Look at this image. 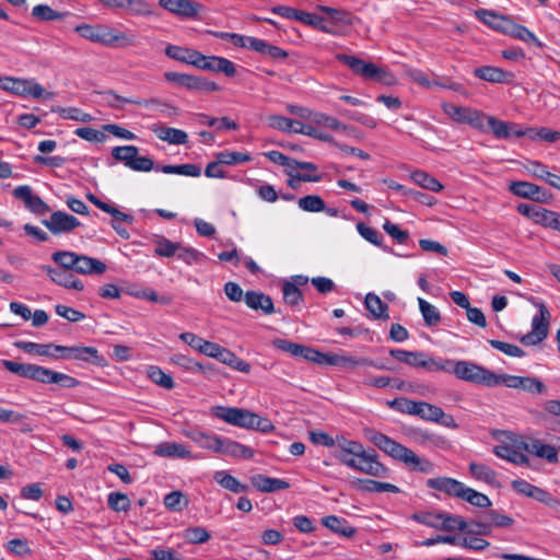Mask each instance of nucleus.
Here are the masks:
<instances>
[{"mask_svg":"<svg viewBox=\"0 0 560 560\" xmlns=\"http://www.w3.org/2000/svg\"><path fill=\"white\" fill-rule=\"evenodd\" d=\"M164 505L171 511H182L188 501L180 491H172L164 497Z\"/></svg>","mask_w":560,"mask_h":560,"instance_id":"64","label":"nucleus"},{"mask_svg":"<svg viewBox=\"0 0 560 560\" xmlns=\"http://www.w3.org/2000/svg\"><path fill=\"white\" fill-rule=\"evenodd\" d=\"M32 15L38 21H55L62 20L68 15V12H58L47 4H37L32 10Z\"/></svg>","mask_w":560,"mask_h":560,"instance_id":"44","label":"nucleus"},{"mask_svg":"<svg viewBox=\"0 0 560 560\" xmlns=\"http://www.w3.org/2000/svg\"><path fill=\"white\" fill-rule=\"evenodd\" d=\"M147 375L153 383H155L156 385H159L163 388L173 389L175 387V383H174L172 376L164 373L156 365H149L147 368Z\"/></svg>","mask_w":560,"mask_h":560,"instance_id":"43","label":"nucleus"},{"mask_svg":"<svg viewBox=\"0 0 560 560\" xmlns=\"http://www.w3.org/2000/svg\"><path fill=\"white\" fill-rule=\"evenodd\" d=\"M474 74L485 81L491 83H510L513 81L514 74L512 72L504 71L498 67L483 66L476 68Z\"/></svg>","mask_w":560,"mask_h":560,"instance_id":"17","label":"nucleus"},{"mask_svg":"<svg viewBox=\"0 0 560 560\" xmlns=\"http://www.w3.org/2000/svg\"><path fill=\"white\" fill-rule=\"evenodd\" d=\"M13 196L23 201L24 206L35 214L43 215L50 212L49 206L38 195H34L27 185L18 186L13 190Z\"/></svg>","mask_w":560,"mask_h":560,"instance_id":"12","label":"nucleus"},{"mask_svg":"<svg viewBox=\"0 0 560 560\" xmlns=\"http://www.w3.org/2000/svg\"><path fill=\"white\" fill-rule=\"evenodd\" d=\"M138 153L139 149L135 145L115 147L112 150V156L116 161L122 162L127 167H129L132 163V159L136 158Z\"/></svg>","mask_w":560,"mask_h":560,"instance_id":"55","label":"nucleus"},{"mask_svg":"<svg viewBox=\"0 0 560 560\" xmlns=\"http://www.w3.org/2000/svg\"><path fill=\"white\" fill-rule=\"evenodd\" d=\"M462 500L477 508H489L492 504L488 495L469 487H465Z\"/></svg>","mask_w":560,"mask_h":560,"instance_id":"49","label":"nucleus"},{"mask_svg":"<svg viewBox=\"0 0 560 560\" xmlns=\"http://www.w3.org/2000/svg\"><path fill=\"white\" fill-rule=\"evenodd\" d=\"M299 207L306 212H322L326 210V203L318 195H307L298 201Z\"/></svg>","mask_w":560,"mask_h":560,"instance_id":"50","label":"nucleus"},{"mask_svg":"<svg viewBox=\"0 0 560 560\" xmlns=\"http://www.w3.org/2000/svg\"><path fill=\"white\" fill-rule=\"evenodd\" d=\"M26 80L10 77L0 78V89L14 95L25 96Z\"/></svg>","mask_w":560,"mask_h":560,"instance_id":"52","label":"nucleus"},{"mask_svg":"<svg viewBox=\"0 0 560 560\" xmlns=\"http://www.w3.org/2000/svg\"><path fill=\"white\" fill-rule=\"evenodd\" d=\"M154 453L162 457L192 458L185 445L175 442H164L156 446Z\"/></svg>","mask_w":560,"mask_h":560,"instance_id":"28","label":"nucleus"},{"mask_svg":"<svg viewBox=\"0 0 560 560\" xmlns=\"http://www.w3.org/2000/svg\"><path fill=\"white\" fill-rule=\"evenodd\" d=\"M536 224L560 232V213L542 208Z\"/></svg>","mask_w":560,"mask_h":560,"instance_id":"57","label":"nucleus"},{"mask_svg":"<svg viewBox=\"0 0 560 560\" xmlns=\"http://www.w3.org/2000/svg\"><path fill=\"white\" fill-rule=\"evenodd\" d=\"M427 486L431 489L446 493L447 495L462 499L465 485L450 477L430 478Z\"/></svg>","mask_w":560,"mask_h":560,"instance_id":"16","label":"nucleus"},{"mask_svg":"<svg viewBox=\"0 0 560 560\" xmlns=\"http://www.w3.org/2000/svg\"><path fill=\"white\" fill-rule=\"evenodd\" d=\"M365 436L382 452L404 463L409 469L423 474H432L434 471V464L432 462L419 457L412 450L396 442L384 433L373 429H366Z\"/></svg>","mask_w":560,"mask_h":560,"instance_id":"2","label":"nucleus"},{"mask_svg":"<svg viewBox=\"0 0 560 560\" xmlns=\"http://www.w3.org/2000/svg\"><path fill=\"white\" fill-rule=\"evenodd\" d=\"M217 453L245 459L252 458L254 456V451L252 448L229 439L220 440Z\"/></svg>","mask_w":560,"mask_h":560,"instance_id":"25","label":"nucleus"},{"mask_svg":"<svg viewBox=\"0 0 560 560\" xmlns=\"http://www.w3.org/2000/svg\"><path fill=\"white\" fill-rule=\"evenodd\" d=\"M444 112L455 121L469 124L472 127L481 128L482 126H478L477 120L479 119V114L469 108L459 107L453 104H445L443 106Z\"/></svg>","mask_w":560,"mask_h":560,"instance_id":"22","label":"nucleus"},{"mask_svg":"<svg viewBox=\"0 0 560 560\" xmlns=\"http://www.w3.org/2000/svg\"><path fill=\"white\" fill-rule=\"evenodd\" d=\"M498 381L499 385H504L513 389H520L533 395L547 393V386L539 378L534 376L499 374Z\"/></svg>","mask_w":560,"mask_h":560,"instance_id":"8","label":"nucleus"},{"mask_svg":"<svg viewBox=\"0 0 560 560\" xmlns=\"http://www.w3.org/2000/svg\"><path fill=\"white\" fill-rule=\"evenodd\" d=\"M452 373L457 378L472 384L483 385L488 387L499 385V374H495L494 372L470 361L454 360Z\"/></svg>","mask_w":560,"mask_h":560,"instance_id":"4","label":"nucleus"},{"mask_svg":"<svg viewBox=\"0 0 560 560\" xmlns=\"http://www.w3.org/2000/svg\"><path fill=\"white\" fill-rule=\"evenodd\" d=\"M364 304L374 319L387 320L389 318L388 305L384 303L378 295L374 293H368L364 300Z\"/></svg>","mask_w":560,"mask_h":560,"instance_id":"30","label":"nucleus"},{"mask_svg":"<svg viewBox=\"0 0 560 560\" xmlns=\"http://www.w3.org/2000/svg\"><path fill=\"white\" fill-rule=\"evenodd\" d=\"M106 268V265L100 259L78 254L73 271L80 275H102Z\"/></svg>","mask_w":560,"mask_h":560,"instance_id":"23","label":"nucleus"},{"mask_svg":"<svg viewBox=\"0 0 560 560\" xmlns=\"http://www.w3.org/2000/svg\"><path fill=\"white\" fill-rule=\"evenodd\" d=\"M186 436H188L194 443H196L201 448L210 450L215 453L218 452L221 438L201 432L199 430L186 432Z\"/></svg>","mask_w":560,"mask_h":560,"instance_id":"32","label":"nucleus"},{"mask_svg":"<svg viewBox=\"0 0 560 560\" xmlns=\"http://www.w3.org/2000/svg\"><path fill=\"white\" fill-rule=\"evenodd\" d=\"M488 126L491 129L492 133L498 139H508L511 137V130L516 127L514 122H505L503 120L497 119L495 117H488Z\"/></svg>","mask_w":560,"mask_h":560,"instance_id":"47","label":"nucleus"},{"mask_svg":"<svg viewBox=\"0 0 560 560\" xmlns=\"http://www.w3.org/2000/svg\"><path fill=\"white\" fill-rule=\"evenodd\" d=\"M493 453L503 459H506L515 465H526L529 466V459L526 455L521 452H517L513 447L508 444H499L493 447Z\"/></svg>","mask_w":560,"mask_h":560,"instance_id":"31","label":"nucleus"},{"mask_svg":"<svg viewBox=\"0 0 560 560\" xmlns=\"http://www.w3.org/2000/svg\"><path fill=\"white\" fill-rule=\"evenodd\" d=\"M419 310L427 326L433 327L441 322L440 311L422 298H418Z\"/></svg>","mask_w":560,"mask_h":560,"instance_id":"42","label":"nucleus"},{"mask_svg":"<svg viewBox=\"0 0 560 560\" xmlns=\"http://www.w3.org/2000/svg\"><path fill=\"white\" fill-rule=\"evenodd\" d=\"M154 243L156 245L154 254L160 257H174L179 248V243H174L164 236H156Z\"/></svg>","mask_w":560,"mask_h":560,"instance_id":"45","label":"nucleus"},{"mask_svg":"<svg viewBox=\"0 0 560 560\" xmlns=\"http://www.w3.org/2000/svg\"><path fill=\"white\" fill-rule=\"evenodd\" d=\"M510 191L515 196L532 199L534 201H545L546 192L541 194V188L529 182H513L510 185Z\"/></svg>","mask_w":560,"mask_h":560,"instance_id":"18","label":"nucleus"},{"mask_svg":"<svg viewBox=\"0 0 560 560\" xmlns=\"http://www.w3.org/2000/svg\"><path fill=\"white\" fill-rule=\"evenodd\" d=\"M417 417L424 421L435 422L443 416V409L427 401H418Z\"/></svg>","mask_w":560,"mask_h":560,"instance_id":"46","label":"nucleus"},{"mask_svg":"<svg viewBox=\"0 0 560 560\" xmlns=\"http://www.w3.org/2000/svg\"><path fill=\"white\" fill-rule=\"evenodd\" d=\"M357 482V489L365 492H400V489L397 486L388 482H382L372 479H358Z\"/></svg>","mask_w":560,"mask_h":560,"instance_id":"36","label":"nucleus"},{"mask_svg":"<svg viewBox=\"0 0 560 560\" xmlns=\"http://www.w3.org/2000/svg\"><path fill=\"white\" fill-rule=\"evenodd\" d=\"M250 482L260 492H276L290 487V483L283 479L271 478L261 474L253 476Z\"/></svg>","mask_w":560,"mask_h":560,"instance_id":"21","label":"nucleus"},{"mask_svg":"<svg viewBox=\"0 0 560 560\" xmlns=\"http://www.w3.org/2000/svg\"><path fill=\"white\" fill-rule=\"evenodd\" d=\"M469 474L472 478L479 481H483L492 487H500V483L497 478V472L490 468L489 466L480 463H470L469 464Z\"/></svg>","mask_w":560,"mask_h":560,"instance_id":"27","label":"nucleus"},{"mask_svg":"<svg viewBox=\"0 0 560 560\" xmlns=\"http://www.w3.org/2000/svg\"><path fill=\"white\" fill-rule=\"evenodd\" d=\"M215 159H218L219 163L225 165H236L249 162L252 160L250 155L242 152H229L222 151L217 153Z\"/></svg>","mask_w":560,"mask_h":560,"instance_id":"58","label":"nucleus"},{"mask_svg":"<svg viewBox=\"0 0 560 560\" xmlns=\"http://www.w3.org/2000/svg\"><path fill=\"white\" fill-rule=\"evenodd\" d=\"M196 68L211 72H222L230 78L236 74V67L231 60L224 57L205 56L201 52Z\"/></svg>","mask_w":560,"mask_h":560,"instance_id":"13","label":"nucleus"},{"mask_svg":"<svg viewBox=\"0 0 560 560\" xmlns=\"http://www.w3.org/2000/svg\"><path fill=\"white\" fill-rule=\"evenodd\" d=\"M159 5L184 20L197 19L203 9L201 3L194 0H159Z\"/></svg>","mask_w":560,"mask_h":560,"instance_id":"10","label":"nucleus"},{"mask_svg":"<svg viewBox=\"0 0 560 560\" xmlns=\"http://www.w3.org/2000/svg\"><path fill=\"white\" fill-rule=\"evenodd\" d=\"M282 293L284 302L291 306L300 304L303 300L301 290L292 282H284Z\"/></svg>","mask_w":560,"mask_h":560,"instance_id":"63","label":"nucleus"},{"mask_svg":"<svg viewBox=\"0 0 560 560\" xmlns=\"http://www.w3.org/2000/svg\"><path fill=\"white\" fill-rule=\"evenodd\" d=\"M184 538L189 544H205L210 539V534L201 526H194L184 532Z\"/></svg>","mask_w":560,"mask_h":560,"instance_id":"62","label":"nucleus"},{"mask_svg":"<svg viewBox=\"0 0 560 560\" xmlns=\"http://www.w3.org/2000/svg\"><path fill=\"white\" fill-rule=\"evenodd\" d=\"M13 345L15 348L23 350L24 352L30 353V354H36V355L49 357V358H52V355H55V353L52 352L54 343H36V342H32V341L19 340V341H15Z\"/></svg>","mask_w":560,"mask_h":560,"instance_id":"34","label":"nucleus"},{"mask_svg":"<svg viewBox=\"0 0 560 560\" xmlns=\"http://www.w3.org/2000/svg\"><path fill=\"white\" fill-rule=\"evenodd\" d=\"M253 413L247 409L236 407L217 406L212 408V415L226 423L237 425L245 429H250L253 425Z\"/></svg>","mask_w":560,"mask_h":560,"instance_id":"9","label":"nucleus"},{"mask_svg":"<svg viewBox=\"0 0 560 560\" xmlns=\"http://www.w3.org/2000/svg\"><path fill=\"white\" fill-rule=\"evenodd\" d=\"M336 59L348 66L353 73L360 74L364 79H373L375 81L384 82L387 84L390 83L392 75L371 62H365L358 57L349 56L346 54H338Z\"/></svg>","mask_w":560,"mask_h":560,"instance_id":"6","label":"nucleus"},{"mask_svg":"<svg viewBox=\"0 0 560 560\" xmlns=\"http://www.w3.org/2000/svg\"><path fill=\"white\" fill-rule=\"evenodd\" d=\"M299 22H302L305 25L313 26L314 28L322 31L324 33L335 34V31L327 25L324 18H322L317 14L302 11Z\"/></svg>","mask_w":560,"mask_h":560,"instance_id":"54","label":"nucleus"},{"mask_svg":"<svg viewBox=\"0 0 560 560\" xmlns=\"http://www.w3.org/2000/svg\"><path fill=\"white\" fill-rule=\"evenodd\" d=\"M1 364L7 371L20 377L42 383L45 366L32 363H19L11 360H1Z\"/></svg>","mask_w":560,"mask_h":560,"instance_id":"14","label":"nucleus"},{"mask_svg":"<svg viewBox=\"0 0 560 560\" xmlns=\"http://www.w3.org/2000/svg\"><path fill=\"white\" fill-rule=\"evenodd\" d=\"M54 359H70L94 363L101 365L103 358L98 354V350L94 347L85 346H59L54 345Z\"/></svg>","mask_w":560,"mask_h":560,"instance_id":"7","label":"nucleus"},{"mask_svg":"<svg viewBox=\"0 0 560 560\" xmlns=\"http://www.w3.org/2000/svg\"><path fill=\"white\" fill-rule=\"evenodd\" d=\"M43 384H58L66 388H74L80 382L65 373L56 372L50 369L44 368V375L42 378Z\"/></svg>","mask_w":560,"mask_h":560,"instance_id":"29","label":"nucleus"},{"mask_svg":"<svg viewBox=\"0 0 560 560\" xmlns=\"http://www.w3.org/2000/svg\"><path fill=\"white\" fill-rule=\"evenodd\" d=\"M218 361L221 363L232 368L233 370H236L242 373H249L250 372V364L244 361L243 359L238 358L234 352L231 350L223 348Z\"/></svg>","mask_w":560,"mask_h":560,"instance_id":"37","label":"nucleus"},{"mask_svg":"<svg viewBox=\"0 0 560 560\" xmlns=\"http://www.w3.org/2000/svg\"><path fill=\"white\" fill-rule=\"evenodd\" d=\"M108 506L115 512H127L130 509V500L121 492H110L107 497Z\"/></svg>","mask_w":560,"mask_h":560,"instance_id":"60","label":"nucleus"},{"mask_svg":"<svg viewBox=\"0 0 560 560\" xmlns=\"http://www.w3.org/2000/svg\"><path fill=\"white\" fill-rule=\"evenodd\" d=\"M477 18L491 28L506 34L512 20L493 11L481 9L476 11Z\"/></svg>","mask_w":560,"mask_h":560,"instance_id":"19","label":"nucleus"},{"mask_svg":"<svg viewBox=\"0 0 560 560\" xmlns=\"http://www.w3.org/2000/svg\"><path fill=\"white\" fill-rule=\"evenodd\" d=\"M412 182L418 186L431 190V191H441L443 189V185L433 176L429 175L424 171H415L410 175Z\"/></svg>","mask_w":560,"mask_h":560,"instance_id":"40","label":"nucleus"},{"mask_svg":"<svg viewBox=\"0 0 560 560\" xmlns=\"http://www.w3.org/2000/svg\"><path fill=\"white\" fill-rule=\"evenodd\" d=\"M165 55L168 58L174 59L176 61H180L196 67L200 52L195 49L170 44L165 48Z\"/></svg>","mask_w":560,"mask_h":560,"instance_id":"24","label":"nucleus"},{"mask_svg":"<svg viewBox=\"0 0 560 560\" xmlns=\"http://www.w3.org/2000/svg\"><path fill=\"white\" fill-rule=\"evenodd\" d=\"M332 456L342 465L362 474L376 478L389 476V469L378 462L375 450H365L360 442L345 436H337V450L332 452Z\"/></svg>","mask_w":560,"mask_h":560,"instance_id":"1","label":"nucleus"},{"mask_svg":"<svg viewBox=\"0 0 560 560\" xmlns=\"http://www.w3.org/2000/svg\"><path fill=\"white\" fill-rule=\"evenodd\" d=\"M250 49L264 56H268L273 60H284L289 57V52L284 49L257 37L250 39Z\"/></svg>","mask_w":560,"mask_h":560,"instance_id":"26","label":"nucleus"},{"mask_svg":"<svg viewBox=\"0 0 560 560\" xmlns=\"http://www.w3.org/2000/svg\"><path fill=\"white\" fill-rule=\"evenodd\" d=\"M213 479L224 489L234 493H242L248 490L247 485L241 483L235 477L225 470H218L213 475Z\"/></svg>","mask_w":560,"mask_h":560,"instance_id":"33","label":"nucleus"},{"mask_svg":"<svg viewBox=\"0 0 560 560\" xmlns=\"http://www.w3.org/2000/svg\"><path fill=\"white\" fill-rule=\"evenodd\" d=\"M453 365H454V360H451V359L436 360L432 357H429L424 352H423V357L421 358V361H420V368H423L430 372L443 371V372L452 373Z\"/></svg>","mask_w":560,"mask_h":560,"instance_id":"39","label":"nucleus"},{"mask_svg":"<svg viewBox=\"0 0 560 560\" xmlns=\"http://www.w3.org/2000/svg\"><path fill=\"white\" fill-rule=\"evenodd\" d=\"M327 364L343 368L373 366L378 370H393L392 368L386 366L384 364H380L369 358H355L350 355L338 354H329Z\"/></svg>","mask_w":560,"mask_h":560,"instance_id":"15","label":"nucleus"},{"mask_svg":"<svg viewBox=\"0 0 560 560\" xmlns=\"http://www.w3.org/2000/svg\"><path fill=\"white\" fill-rule=\"evenodd\" d=\"M51 259L60 266V269L73 271L78 254L69 250H58L51 255Z\"/></svg>","mask_w":560,"mask_h":560,"instance_id":"53","label":"nucleus"},{"mask_svg":"<svg viewBox=\"0 0 560 560\" xmlns=\"http://www.w3.org/2000/svg\"><path fill=\"white\" fill-rule=\"evenodd\" d=\"M74 31L81 37L107 47L126 48L137 44L135 36H129L107 25L81 24L75 26Z\"/></svg>","mask_w":560,"mask_h":560,"instance_id":"3","label":"nucleus"},{"mask_svg":"<svg viewBox=\"0 0 560 560\" xmlns=\"http://www.w3.org/2000/svg\"><path fill=\"white\" fill-rule=\"evenodd\" d=\"M538 308V313L532 319V330L520 338L524 346H536L545 340L548 336L550 324V312L542 302H534Z\"/></svg>","mask_w":560,"mask_h":560,"instance_id":"5","label":"nucleus"},{"mask_svg":"<svg viewBox=\"0 0 560 560\" xmlns=\"http://www.w3.org/2000/svg\"><path fill=\"white\" fill-rule=\"evenodd\" d=\"M418 401L405 398V397H398L390 401H387V406L398 412L410 415V416H417L418 412Z\"/></svg>","mask_w":560,"mask_h":560,"instance_id":"51","label":"nucleus"},{"mask_svg":"<svg viewBox=\"0 0 560 560\" xmlns=\"http://www.w3.org/2000/svg\"><path fill=\"white\" fill-rule=\"evenodd\" d=\"M325 527L331 532L339 534L343 537H351L355 534V528L349 526L346 520L339 518L335 515L326 516L322 520Z\"/></svg>","mask_w":560,"mask_h":560,"instance_id":"35","label":"nucleus"},{"mask_svg":"<svg viewBox=\"0 0 560 560\" xmlns=\"http://www.w3.org/2000/svg\"><path fill=\"white\" fill-rule=\"evenodd\" d=\"M389 354L399 362L406 363L410 366L420 368V361L423 352L407 351L402 349H392Z\"/></svg>","mask_w":560,"mask_h":560,"instance_id":"48","label":"nucleus"},{"mask_svg":"<svg viewBox=\"0 0 560 560\" xmlns=\"http://www.w3.org/2000/svg\"><path fill=\"white\" fill-rule=\"evenodd\" d=\"M155 132L159 139L171 144H185L188 141V135L180 129L163 126L156 129Z\"/></svg>","mask_w":560,"mask_h":560,"instance_id":"38","label":"nucleus"},{"mask_svg":"<svg viewBox=\"0 0 560 560\" xmlns=\"http://www.w3.org/2000/svg\"><path fill=\"white\" fill-rule=\"evenodd\" d=\"M42 223L54 234H67L71 233L74 229L81 225L80 221L63 211H54L49 219L43 220Z\"/></svg>","mask_w":560,"mask_h":560,"instance_id":"11","label":"nucleus"},{"mask_svg":"<svg viewBox=\"0 0 560 560\" xmlns=\"http://www.w3.org/2000/svg\"><path fill=\"white\" fill-rule=\"evenodd\" d=\"M514 38L521 39L523 42H533L537 46H541V43L537 39V37L532 33L529 30H527L525 26L516 24L515 22H511V25L509 27L508 33Z\"/></svg>","mask_w":560,"mask_h":560,"instance_id":"59","label":"nucleus"},{"mask_svg":"<svg viewBox=\"0 0 560 560\" xmlns=\"http://www.w3.org/2000/svg\"><path fill=\"white\" fill-rule=\"evenodd\" d=\"M294 132L302 133L324 142H334V138L331 135L322 132L312 125L303 124L301 121H298L296 127H294Z\"/></svg>","mask_w":560,"mask_h":560,"instance_id":"56","label":"nucleus"},{"mask_svg":"<svg viewBox=\"0 0 560 560\" xmlns=\"http://www.w3.org/2000/svg\"><path fill=\"white\" fill-rule=\"evenodd\" d=\"M51 281L67 289L82 291L84 288L83 282L70 273L69 270L58 269L57 272H54Z\"/></svg>","mask_w":560,"mask_h":560,"instance_id":"41","label":"nucleus"},{"mask_svg":"<svg viewBox=\"0 0 560 560\" xmlns=\"http://www.w3.org/2000/svg\"><path fill=\"white\" fill-rule=\"evenodd\" d=\"M244 301L249 308L255 311L261 310L266 315L275 312L271 298L262 292L247 291L244 295Z\"/></svg>","mask_w":560,"mask_h":560,"instance_id":"20","label":"nucleus"},{"mask_svg":"<svg viewBox=\"0 0 560 560\" xmlns=\"http://www.w3.org/2000/svg\"><path fill=\"white\" fill-rule=\"evenodd\" d=\"M311 119L313 122L319 126H324L334 130H343L347 131L349 129L348 126L341 124L338 119L335 117L322 114V113H314L311 116Z\"/></svg>","mask_w":560,"mask_h":560,"instance_id":"61","label":"nucleus"}]
</instances>
